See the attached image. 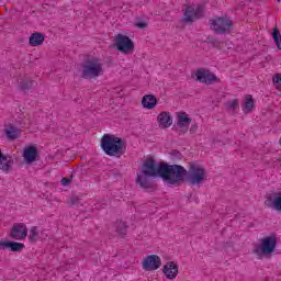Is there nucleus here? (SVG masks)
Wrapping results in <instances>:
<instances>
[{"instance_id": "1", "label": "nucleus", "mask_w": 281, "mask_h": 281, "mask_svg": "<svg viewBox=\"0 0 281 281\" xmlns=\"http://www.w3.org/2000/svg\"><path fill=\"white\" fill-rule=\"evenodd\" d=\"M188 170L181 165H168L167 162H156L153 157H149L143 164L140 172L137 175L136 183L143 190H150L153 182L150 179L159 177L167 186H181L186 183V176Z\"/></svg>"}, {"instance_id": "2", "label": "nucleus", "mask_w": 281, "mask_h": 281, "mask_svg": "<svg viewBox=\"0 0 281 281\" xmlns=\"http://www.w3.org/2000/svg\"><path fill=\"white\" fill-rule=\"evenodd\" d=\"M101 148L109 157L120 159L126 153L124 140L115 135L104 134L101 138Z\"/></svg>"}, {"instance_id": "3", "label": "nucleus", "mask_w": 281, "mask_h": 281, "mask_svg": "<svg viewBox=\"0 0 281 281\" xmlns=\"http://www.w3.org/2000/svg\"><path fill=\"white\" fill-rule=\"evenodd\" d=\"M278 247V237L276 235H270L261 238L260 244L255 245L252 254L259 259H262L265 256H271Z\"/></svg>"}, {"instance_id": "4", "label": "nucleus", "mask_w": 281, "mask_h": 281, "mask_svg": "<svg viewBox=\"0 0 281 281\" xmlns=\"http://www.w3.org/2000/svg\"><path fill=\"white\" fill-rule=\"evenodd\" d=\"M102 74H104V69L98 58L86 59L81 65V78H83V80L98 78L102 76Z\"/></svg>"}, {"instance_id": "5", "label": "nucleus", "mask_w": 281, "mask_h": 281, "mask_svg": "<svg viewBox=\"0 0 281 281\" xmlns=\"http://www.w3.org/2000/svg\"><path fill=\"white\" fill-rule=\"evenodd\" d=\"M184 181H189L191 186H200L202 181H205V168L199 165H190Z\"/></svg>"}, {"instance_id": "6", "label": "nucleus", "mask_w": 281, "mask_h": 281, "mask_svg": "<svg viewBox=\"0 0 281 281\" xmlns=\"http://www.w3.org/2000/svg\"><path fill=\"white\" fill-rule=\"evenodd\" d=\"M234 23L229 18H216L211 20V30L215 32V34H228L232 32V26Z\"/></svg>"}, {"instance_id": "7", "label": "nucleus", "mask_w": 281, "mask_h": 281, "mask_svg": "<svg viewBox=\"0 0 281 281\" xmlns=\"http://www.w3.org/2000/svg\"><path fill=\"white\" fill-rule=\"evenodd\" d=\"M115 38V47L119 52H122V54H128L130 52H133V49H135V44L133 43V40L131 37L117 34Z\"/></svg>"}, {"instance_id": "8", "label": "nucleus", "mask_w": 281, "mask_h": 281, "mask_svg": "<svg viewBox=\"0 0 281 281\" xmlns=\"http://www.w3.org/2000/svg\"><path fill=\"white\" fill-rule=\"evenodd\" d=\"M195 77L198 82H202L204 85H214V82H221V79L214 75V72L205 69L200 68L195 72Z\"/></svg>"}, {"instance_id": "9", "label": "nucleus", "mask_w": 281, "mask_h": 281, "mask_svg": "<svg viewBox=\"0 0 281 281\" xmlns=\"http://www.w3.org/2000/svg\"><path fill=\"white\" fill-rule=\"evenodd\" d=\"M265 205L281 214V192L267 193Z\"/></svg>"}, {"instance_id": "10", "label": "nucleus", "mask_w": 281, "mask_h": 281, "mask_svg": "<svg viewBox=\"0 0 281 281\" xmlns=\"http://www.w3.org/2000/svg\"><path fill=\"white\" fill-rule=\"evenodd\" d=\"M161 267V258L157 255H149L143 260L144 271H157Z\"/></svg>"}, {"instance_id": "11", "label": "nucleus", "mask_w": 281, "mask_h": 281, "mask_svg": "<svg viewBox=\"0 0 281 281\" xmlns=\"http://www.w3.org/2000/svg\"><path fill=\"white\" fill-rule=\"evenodd\" d=\"M203 12H205V8H203V5H199L196 9L193 7H187L184 11L186 23H193L194 19H201V16H203Z\"/></svg>"}, {"instance_id": "12", "label": "nucleus", "mask_w": 281, "mask_h": 281, "mask_svg": "<svg viewBox=\"0 0 281 281\" xmlns=\"http://www.w3.org/2000/svg\"><path fill=\"white\" fill-rule=\"evenodd\" d=\"M9 236L14 240H25L27 238V226L23 223L14 224Z\"/></svg>"}, {"instance_id": "13", "label": "nucleus", "mask_w": 281, "mask_h": 281, "mask_svg": "<svg viewBox=\"0 0 281 281\" xmlns=\"http://www.w3.org/2000/svg\"><path fill=\"white\" fill-rule=\"evenodd\" d=\"M190 124H192V119L186 112L178 113L177 126L180 128V133H188Z\"/></svg>"}, {"instance_id": "14", "label": "nucleus", "mask_w": 281, "mask_h": 281, "mask_svg": "<svg viewBox=\"0 0 281 281\" xmlns=\"http://www.w3.org/2000/svg\"><path fill=\"white\" fill-rule=\"evenodd\" d=\"M162 272L165 273L166 278H168V280H175V278L179 276V266H177L175 261H169L164 266Z\"/></svg>"}, {"instance_id": "15", "label": "nucleus", "mask_w": 281, "mask_h": 281, "mask_svg": "<svg viewBox=\"0 0 281 281\" xmlns=\"http://www.w3.org/2000/svg\"><path fill=\"white\" fill-rule=\"evenodd\" d=\"M12 166H14V159L12 156L3 155L0 149V170L3 172H10V170H12Z\"/></svg>"}, {"instance_id": "16", "label": "nucleus", "mask_w": 281, "mask_h": 281, "mask_svg": "<svg viewBox=\"0 0 281 281\" xmlns=\"http://www.w3.org/2000/svg\"><path fill=\"white\" fill-rule=\"evenodd\" d=\"M0 249H10L11 251L20 252L22 249H25V244L18 241L0 240Z\"/></svg>"}, {"instance_id": "17", "label": "nucleus", "mask_w": 281, "mask_h": 281, "mask_svg": "<svg viewBox=\"0 0 281 281\" xmlns=\"http://www.w3.org/2000/svg\"><path fill=\"white\" fill-rule=\"evenodd\" d=\"M23 157L26 164H34L36 157H38V149L36 146H29L24 149Z\"/></svg>"}, {"instance_id": "18", "label": "nucleus", "mask_w": 281, "mask_h": 281, "mask_svg": "<svg viewBox=\"0 0 281 281\" xmlns=\"http://www.w3.org/2000/svg\"><path fill=\"white\" fill-rule=\"evenodd\" d=\"M160 128H170L172 126V116L170 112H161L157 116Z\"/></svg>"}, {"instance_id": "19", "label": "nucleus", "mask_w": 281, "mask_h": 281, "mask_svg": "<svg viewBox=\"0 0 281 281\" xmlns=\"http://www.w3.org/2000/svg\"><path fill=\"white\" fill-rule=\"evenodd\" d=\"M45 43V35L41 32L33 33L29 38V45L31 47H38Z\"/></svg>"}, {"instance_id": "20", "label": "nucleus", "mask_w": 281, "mask_h": 281, "mask_svg": "<svg viewBox=\"0 0 281 281\" xmlns=\"http://www.w3.org/2000/svg\"><path fill=\"white\" fill-rule=\"evenodd\" d=\"M157 98L154 94H146L143 97L142 105L144 109H155L157 106Z\"/></svg>"}, {"instance_id": "21", "label": "nucleus", "mask_w": 281, "mask_h": 281, "mask_svg": "<svg viewBox=\"0 0 281 281\" xmlns=\"http://www.w3.org/2000/svg\"><path fill=\"white\" fill-rule=\"evenodd\" d=\"M4 135L7 138H9L10 142H14V139H19V137L21 135V131H19V128H16L13 125H9L4 130Z\"/></svg>"}, {"instance_id": "22", "label": "nucleus", "mask_w": 281, "mask_h": 281, "mask_svg": "<svg viewBox=\"0 0 281 281\" xmlns=\"http://www.w3.org/2000/svg\"><path fill=\"white\" fill-rule=\"evenodd\" d=\"M255 106L254 97L251 94H247L245 97L244 113H251Z\"/></svg>"}, {"instance_id": "23", "label": "nucleus", "mask_w": 281, "mask_h": 281, "mask_svg": "<svg viewBox=\"0 0 281 281\" xmlns=\"http://www.w3.org/2000/svg\"><path fill=\"white\" fill-rule=\"evenodd\" d=\"M34 85H36V81L34 80H23L20 81V91H23V93H27L30 91V89H32V87H34Z\"/></svg>"}, {"instance_id": "24", "label": "nucleus", "mask_w": 281, "mask_h": 281, "mask_svg": "<svg viewBox=\"0 0 281 281\" xmlns=\"http://www.w3.org/2000/svg\"><path fill=\"white\" fill-rule=\"evenodd\" d=\"M115 227L117 234L124 238V236H126V232H128V225H126L123 221H116Z\"/></svg>"}, {"instance_id": "25", "label": "nucleus", "mask_w": 281, "mask_h": 281, "mask_svg": "<svg viewBox=\"0 0 281 281\" xmlns=\"http://www.w3.org/2000/svg\"><path fill=\"white\" fill-rule=\"evenodd\" d=\"M205 43L212 45V47H215L216 49H223V42L218 41L216 37L209 36Z\"/></svg>"}, {"instance_id": "26", "label": "nucleus", "mask_w": 281, "mask_h": 281, "mask_svg": "<svg viewBox=\"0 0 281 281\" xmlns=\"http://www.w3.org/2000/svg\"><path fill=\"white\" fill-rule=\"evenodd\" d=\"M272 38L277 45V47L279 49H281V34H280V30L278 29V26H276L273 29V32H272Z\"/></svg>"}, {"instance_id": "27", "label": "nucleus", "mask_w": 281, "mask_h": 281, "mask_svg": "<svg viewBox=\"0 0 281 281\" xmlns=\"http://www.w3.org/2000/svg\"><path fill=\"white\" fill-rule=\"evenodd\" d=\"M170 157H171L172 164H179V161H181L183 159V155H181L180 151L177 149H173L170 153Z\"/></svg>"}, {"instance_id": "28", "label": "nucleus", "mask_w": 281, "mask_h": 281, "mask_svg": "<svg viewBox=\"0 0 281 281\" xmlns=\"http://www.w3.org/2000/svg\"><path fill=\"white\" fill-rule=\"evenodd\" d=\"M29 240L31 243H36V240H38V228L36 226H33L31 228V233L29 235Z\"/></svg>"}, {"instance_id": "29", "label": "nucleus", "mask_w": 281, "mask_h": 281, "mask_svg": "<svg viewBox=\"0 0 281 281\" xmlns=\"http://www.w3.org/2000/svg\"><path fill=\"white\" fill-rule=\"evenodd\" d=\"M272 82L276 85V88L278 89V91H281V74H277L272 78Z\"/></svg>"}, {"instance_id": "30", "label": "nucleus", "mask_w": 281, "mask_h": 281, "mask_svg": "<svg viewBox=\"0 0 281 281\" xmlns=\"http://www.w3.org/2000/svg\"><path fill=\"white\" fill-rule=\"evenodd\" d=\"M135 26L138 27L139 30H146V27H148V23H146V22H136Z\"/></svg>"}, {"instance_id": "31", "label": "nucleus", "mask_w": 281, "mask_h": 281, "mask_svg": "<svg viewBox=\"0 0 281 281\" xmlns=\"http://www.w3.org/2000/svg\"><path fill=\"white\" fill-rule=\"evenodd\" d=\"M238 106H239L238 99H235V100H233V101L229 103V109H238Z\"/></svg>"}, {"instance_id": "32", "label": "nucleus", "mask_w": 281, "mask_h": 281, "mask_svg": "<svg viewBox=\"0 0 281 281\" xmlns=\"http://www.w3.org/2000/svg\"><path fill=\"white\" fill-rule=\"evenodd\" d=\"M78 203H80V199L72 196L70 199V205H78Z\"/></svg>"}, {"instance_id": "33", "label": "nucleus", "mask_w": 281, "mask_h": 281, "mask_svg": "<svg viewBox=\"0 0 281 281\" xmlns=\"http://www.w3.org/2000/svg\"><path fill=\"white\" fill-rule=\"evenodd\" d=\"M69 183H71V180L69 178L61 179V186H69Z\"/></svg>"}, {"instance_id": "34", "label": "nucleus", "mask_w": 281, "mask_h": 281, "mask_svg": "<svg viewBox=\"0 0 281 281\" xmlns=\"http://www.w3.org/2000/svg\"><path fill=\"white\" fill-rule=\"evenodd\" d=\"M196 128H199V125H196V124L191 125V127H190L191 135H193V133H196Z\"/></svg>"}, {"instance_id": "35", "label": "nucleus", "mask_w": 281, "mask_h": 281, "mask_svg": "<svg viewBox=\"0 0 281 281\" xmlns=\"http://www.w3.org/2000/svg\"><path fill=\"white\" fill-rule=\"evenodd\" d=\"M277 1H278V3H280L281 0H277Z\"/></svg>"}]
</instances>
